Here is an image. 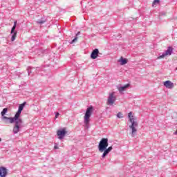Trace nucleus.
<instances>
[{
    "instance_id": "nucleus-24",
    "label": "nucleus",
    "mask_w": 177,
    "mask_h": 177,
    "mask_svg": "<svg viewBox=\"0 0 177 177\" xmlns=\"http://www.w3.org/2000/svg\"><path fill=\"white\" fill-rule=\"evenodd\" d=\"M2 111H8V108H4Z\"/></svg>"
},
{
    "instance_id": "nucleus-21",
    "label": "nucleus",
    "mask_w": 177,
    "mask_h": 177,
    "mask_svg": "<svg viewBox=\"0 0 177 177\" xmlns=\"http://www.w3.org/2000/svg\"><path fill=\"white\" fill-rule=\"evenodd\" d=\"M93 110V106H90L87 108V109L86 110V111H92Z\"/></svg>"
},
{
    "instance_id": "nucleus-8",
    "label": "nucleus",
    "mask_w": 177,
    "mask_h": 177,
    "mask_svg": "<svg viewBox=\"0 0 177 177\" xmlns=\"http://www.w3.org/2000/svg\"><path fill=\"white\" fill-rule=\"evenodd\" d=\"M128 118L131 124H138V122H136V116H135V114L133 113H129Z\"/></svg>"
},
{
    "instance_id": "nucleus-2",
    "label": "nucleus",
    "mask_w": 177,
    "mask_h": 177,
    "mask_svg": "<svg viewBox=\"0 0 177 177\" xmlns=\"http://www.w3.org/2000/svg\"><path fill=\"white\" fill-rule=\"evenodd\" d=\"M21 114V111H17L14 118L12 117H4V118H7L10 124H13L15 122V125H20L23 123V120L20 118V115Z\"/></svg>"
},
{
    "instance_id": "nucleus-27",
    "label": "nucleus",
    "mask_w": 177,
    "mask_h": 177,
    "mask_svg": "<svg viewBox=\"0 0 177 177\" xmlns=\"http://www.w3.org/2000/svg\"><path fill=\"white\" fill-rule=\"evenodd\" d=\"M174 135H177V129H176V132H174Z\"/></svg>"
},
{
    "instance_id": "nucleus-19",
    "label": "nucleus",
    "mask_w": 177,
    "mask_h": 177,
    "mask_svg": "<svg viewBox=\"0 0 177 177\" xmlns=\"http://www.w3.org/2000/svg\"><path fill=\"white\" fill-rule=\"evenodd\" d=\"M37 23L38 24H44V23H46V19H39Z\"/></svg>"
},
{
    "instance_id": "nucleus-4",
    "label": "nucleus",
    "mask_w": 177,
    "mask_h": 177,
    "mask_svg": "<svg viewBox=\"0 0 177 177\" xmlns=\"http://www.w3.org/2000/svg\"><path fill=\"white\" fill-rule=\"evenodd\" d=\"M17 25V21H15L14 22V25L11 29V34H12V37H11V41L13 42L15 39H16V37H17V31H15L16 30V26Z\"/></svg>"
},
{
    "instance_id": "nucleus-26",
    "label": "nucleus",
    "mask_w": 177,
    "mask_h": 177,
    "mask_svg": "<svg viewBox=\"0 0 177 177\" xmlns=\"http://www.w3.org/2000/svg\"><path fill=\"white\" fill-rule=\"evenodd\" d=\"M54 149H59V147L57 146H55Z\"/></svg>"
},
{
    "instance_id": "nucleus-5",
    "label": "nucleus",
    "mask_w": 177,
    "mask_h": 177,
    "mask_svg": "<svg viewBox=\"0 0 177 177\" xmlns=\"http://www.w3.org/2000/svg\"><path fill=\"white\" fill-rule=\"evenodd\" d=\"M57 135L58 136V139H60V140L64 139V136L67 135V131L66 130V128H64L60 130H57Z\"/></svg>"
},
{
    "instance_id": "nucleus-14",
    "label": "nucleus",
    "mask_w": 177,
    "mask_h": 177,
    "mask_svg": "<svg viewBox=\"0 0 177 177\" xmlns=\"http://www.w3.org/2000/svg\"><path fill=\"white\" fill-rule=\"evenodd\" d=\"M26 104H27L26 102H24L22 104H19L17 111H23V109L26 107Z\"/></svg>"
},
{
    "instance_id": "nucleus-13",
    "label": "nucleus",
    "mask_w": 177,
    "mask_h": 177,
    "mask_svg": "<svg viewBox=\"0 0 177 177\" xmlns=\"http://www.w3.org/2000/svg\"><path fill=\"white\" fill-rule=\"evenodd\" d=\"M131 84H125L124 86H120L118 87V91L119 92H124V91H125L127 88H129Z\"/></svg>"
},
{
    "instance_id": "nucleus-22",
    "label": "nucleus",
    "mask_w": 177,
    "mask_h": 177,
    "mask_svg": "<svg viewBox=\"0 0 177 177\" xmlns=\"http://www.w3.org/2000/svg\"><path fill=\"white\" fill-rule=\"evenodd\" d=\"M156 3H160V0H154L153 2V5H156Z\"/></svg>"
},
{
    "instance_id": "nucleus-17",
    "label": "nucleus",
    "mask_w": 177,
    "mask_h": 177,
    "mask_svg": "<svg viewBox=\"0 0 177 177\" xmlns=\"http://www.w3.org/2000/svg\"><path fill=\"white\" fill-rule=\"evenodd\" d=\"M19 131H20V126L15 124V127L13 129L14 133H17Z\"/></svg>"
},
{
    "instance_id": "nucleus-12",
    "label": "nucleus",
    "mask_w": 177,
    "mask_h": 177,
    "mask_svg": "<svg viewBox=\"0 0 177 177\" xmlns=\"http://www.w3.org/2000/svg\"><path fill=\"white\" fill-rule=\"evenodd\" d=\"M136 127H138V123H133L131 124V125L129 126L130 129H131L132 135L136 133V131H138L136 129Z\"/></svg>"
},
{
    "instance_id": "nucleus-23",
    "label": "nucleus",
    "mask_w": 177,
    "mask_h": 177,
    "mask_svg": "<svg viewBox=\"0 0 177 177\" xmlns=\"http://www.w3.org/2000/svg\"><path fill=\"white\" fill-rule=\"evenodd\" d=\"M59 115H60V113H57L55 114V118H58Z\"/></svg>"
},
{
    "instance_id": "nucleus-16",
    "label": "nucleus",
    "mask_w": 177,
    "mask_h": 177,
    "mask_svg": "<svg viewBox=\"0 0 177 177\" xmlns=\"http://www.w3.org/2000/svg\"><path fill=\"white\" fill-rule=\"evenodd\" d=\"M8 111H1V115L3 117V120H8L9 121V119L5 118V117H10V115L6 114Z\"/></svg>"
},
{
    "instance_id": "nucleus-25",
    "label": "nucleus",
    "mask_w": 177,
    "mask_h": 177,
    "mask_svg": "<svg viewBox=\"0 0 177 177\" xmlns=\"http://www.w3.org/2000/svg\"><path fill=\"white\" fill-rule=\"evenodd\" d=\"M28 75H30V73H31V71L30 69L28 70Z\"/></svg>"
},
{
    "instance_id": "nucleus-7",
    "label": "nucleus",
    "mask_w": 177,
    "mask_h": 177,
    "mask_svg": "<svg viewBox=\"0 0 177 177\" xmlns=\"http://www.w3.org/2000/svg\"><path fill=\"white\" fill-rule=\"evenodd\" d=\"M91 115H92V111H86L84 115V124L86 125L89 124V122L91 121Z\"/></svg>"
},
{
    "instance_id": "nucleus-3",
    "label": "nucleus",
    "mask_w": 177,
    "mask_h": 177,
    "mask_svg": "<svg viewBox=\"0 0 177 177\" xmlns=\"http://www.w3.org/2000/svg\"><path fill=\"white\" fill-rule=\"evenodd\" d=\"M172 52H174V48L169 46L167 50L158 57V59H164L165 56H171V55H172Z\"/></svg>"
},
{
    "instance_id": "nucleus-15",
    "label": "nucleus",
    "mask_w": 177,
    "mask_h": 177,
    "mask_svg": "<svg viewBox=\"0 0 177 177\" xmlns=\"http://www.w3.org/2000/svg\"><path fill=\"white\" fill-rule=\"evenodd\" d=\"M120 62L121 66H124V65L127 64V63H128V59L121 57Z\"/></svg>"
},
{
    "instance_id": "nucleus-1",
    "label": "nucleus",
    "mask_w": 177,
    "mask_h": 177,
    "mask_svg": "<svg viewBox=\"0 0 177 177\" xmlns=\"http://www.w3.org/2000/svg\"><path fill=\"white\" fill-rule=\"evenodd\" d=\"M108 147V148H107ZM98 150L100 153H102V158H104L106 156L113 150V147H109V139L108 138H102L99 145H98Z\"/></svg>"
},
{
    "instance_id": "nucleus-18",
    "label": "nucleus",
    "mask_w": 177,
    "mask_h": 177,
    "mask_svg": "<svg viewBox=\"0 0 177 177\" xmlns=\"http://www.w3.org/2000/svg\"><path fill=\"white\" fill-rule=\"evenodd\" d=\"M80 34L81 32H77V33L76 34V37L71 41V44H74V42L78 39V37L77 36L80 35Z\"/></svg>"
},
{
    "instance_id": "nucleus-11",
    "label": "nucleus",
    "mask_w": 177,
    "mask_h": 177,
    "mask_svg": "<svg viewBox=\"0 0 177 177\" xmlns=\"http://www.w3.org/2000/svg\"><path fill=\"white\" fill-rule=\"evenodd\" d=\"M97 56H99V49L97 48H95L94 49L91 54V57L93 59H97Z\"/></svg>"
},
{
    "instance_id": "nucleus-10",
    "label": "nucleus",
    "mask_w": 177,
    "mask_h": 177,
    "mask_svg": "<svg viewBox=\"0 0 177 177\" xmlns=\"http://www.w3.org/2000/svg\"><path fill=\"white\" fill-rule=\"evenodd\" d=\"M8 175V169L6 167H0V177H6Z\"/></svg>"
},
{
    "instance_id": "nucleus-20",
    "label": "nucleus",
    "mask_w": 177,
    "mask_h": 177,
    "mask_svg": "<svg viewBox=\"0 0 177 177\" xmlns=\"http://www.w3.org/2000/svg\"><path fill=\"white\" fill-rule=\"evenodd\" d=\"M117 117L118 118H124V114L122 113V112H119L117 114Z\"/></svg>"
},
{
    "instance_id": "nucleus-28",
    "label": "nucleus",
    "mask_w": 177,
    "mask_h": 177,
    "mask_svg": "<svg viewBox=\"0 0 177 177\" xmlns=\"http://www.w3.org/2000/svg\"><path fill=\"white\" fill-rule=\"evenodd\" d=\"M0 142H2V139L1 138H0Z\"/></svg>"
},
{
    "instance_id": "nucleus-9",
    "label": "nucleus",
    "mask_w": 177,
    "mask_h": 177,
    "mask_svg": "<svg viewBox=\"0 0 177 177\" xmlns=\"http://www.w3.org/2000/svg\"><path fill=\"white\" fill-rule=\"evenodd\" d=\"M163 85L165 88H168V89H173L174 88V83L169 80L164 82Z\"/></svg>"
},
{
    "instance_id": "nucleus-6",
    "label": "nucleus",
    "mask_w": 177,
    "mask_h": 177,
    "mask_svg": "<svg viewBox=\"0 0 177 177\" xmlns=\"http://www.w3.org/2000/svg\"><path fill=\"white\" fill-rule=\"evenodd\" d=\"M115 96H114V93H111L109 94V96L108 97L107 104H109V106H113L114 104V102H115Z\"/></svg>"
}]
</instances>
